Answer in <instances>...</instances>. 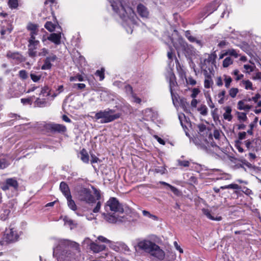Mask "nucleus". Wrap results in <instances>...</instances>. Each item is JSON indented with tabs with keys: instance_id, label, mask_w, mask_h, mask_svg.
<instances>
[{
	"instance_id": "obj_1",
	"label": "nucleus",
	"mask_w": 261,
	"mask_h": 261,
	"mask_svg": "<svg viewBox=\"0 0 261 261\" xmlns=\"http://www.w3.org/2000/svg\"><path fill=\"white\" fill-rule=\"evenodd\" d=\"M53 256L58 261H79L81 256L79 244L69 240H60L54 249Z\"/></svg>"
},
{
	"instance_id": "obj_2",
	"label": "nucleus",
	"mask_w": 261,
	"mask_h": 261,
	"mask_svg": "<svg viewBox=\"0 0 261 261\" xmlns=\"http://www.w3.org/2000/svg\"><path fill=\"white\" fill-rule=\"evenodd\" d=\"M111 4L113 11L118 14L123 21V26L125 28L127 33L133 32L132 25L136 24V14L133 9L129 7H124L120 0H108Z\"/></svg>"
},
{
	"instance_id": "obj_3",
	"label": "nucleus",
	"mask_w": 261,
	"mask_h": 261,
	"mask_svg": "<svg viewBox=\"0 0 261 261\" xmlns=\"http://www.w3.org/2000/svg\"><path fill=\"white\" fill-rule=\"evenodd\" d=\"M94 194L96 199L92 195L90 189L85 188H81L77 191L76 196L78 199L85 202L89 204H91L96 202V200H99L101 197L99 191L94 189Z\"/></svg>"
},
{
	"instance_id": "obj_4",
	"label": "nucleus",
	"mask_w": 261,
	"mask_h": 261,
	"mask_svg": "<svg viewBox=\"0 0 261 261\" xmlns=\"http://www.w3.org/2000/svg\"><path fill=\"white\" fill-rule=\"evenodd\" d=\"M121 116V113H115V110L108 108L96 113L94 119L100 120L101 123H107L119 118Z\"/></svg>"
},
{
	"instance_id": "obj_5",
	"label": "nucleus",
	"mask_w": 261,
	"mask_h": 261,
	"mask_svg": "<svg viewBox=\"0 0 261 261\" xmlns=\"http://www.w3.org/2000/svg\"><path fill=\"white\" fill-rule=\"evenodd\" d=\"M105 210L107 213L109 212L123 213V208L117 198L111 197L105 205Z\"/></svg>"
},
{
	"instance_id": "obj_6",
	"label": "nucleus",
	"mask_w": 261,
	"mask_h": 261,
	"mask_svg": "<svg viewBox=\"0 0 261 261\" xmlns=\"http://www.w3.org/2000/svg\"><path fill=\"white\" fill-rule=\"evenodd\" d=\"M0 188L4 191H7L10 189L17 191L18 188V183L15 178H9L5 181L0 183Z\"/></svg>"
},
{
	"instance_id": "obj_7",
	"label": "nucleus",
	"mask_w": 261,
	"mask_h": 261,
	"mask_svg": "<svg viewBox=\"0 0 261 261\" xmlns=\"http://www.w3.org/2000/svg\"><path fill=\"white\" fill-rule=\"evenodd\" d=\"M28 55L31 58H34L37 56V51L36 50L39 44V41L36 39V37H30L28 40Z\"/></svg>"
},
{
	"instance_id": "obj_8",
	"label": "nucleus",
	"mask_w": 261,
	"mask_h": 261,
	"mask_svg": "<svg viewBox=\"0 0 261 261\" xmlns=\"http://www.w3.org/2000/svg\"><path fill=\"white\" fill-rule=\"evenodd\" d=\"M177 41L178 43H174V46L178 52L182 51H185V53L188 55L192 54L193 48L191 46L189 45L185 40L180 38Z\"/></svg>"
},
{
	"instance_id": "obj_9",
	"label": "nucleus",
	"mask_w": 261,
	"mask_h": 261,
	"mask_svg": "<svg viewBox=\"0 0 261 261\" xmlns=\"http://www.w3.org/2000/svg\"><path fill=\"white\" fill-rule=\"evenodd\" d=\"M18 237L16 230L14 228H10L6 230L4 239L7 243H12L16 241Z\"/></svg>"
},
{
	"instance_id": "obj_10",
	"label": "nucleus",
	"mask_w": 261,
	"mask_h": 261,
	"mask_svg": "<svg viewBox=\"0 0 261 261\" xmlns=\"http://www.w3.org/2000/svg\"><path fill=\"white\" fill-rule=\"evenodd\" d=\"M155 243L149 240H143L139 241L137 244L138 248L145 251V252L149 253L154 245Z\"/></svg>"
},
{
	"instance_id": "obj_11",
	"label": "nucleus",
	"mask_w": 261,
	"mask_h": 261,
	"mask_svg": "<svg viewBox=\"0 0 261 261\" xmlns=\"http://www.w3.org/2000/svg\"><path fill=\"white\" fill-rule=\"evenodd\" d=\"M220 1L216 0L206 6L201 13L202 17H206L214 11L216 10L219 6Z\"/></svg>"
},
{
	"instance_id": "obj_12",
	"label": "nucleus",
	"mask_w": 261,
	"mask_h": 261,
	"mask_svg": "<svg viewBox=\"0 0 261 261\" xmlns=\"http://www.w3.org/2000/svg\"><path fill=\"white\" fill-rule=\"evenodd\" d=\"M149 254L160 260H163L165 255L164 251L156 244Z\"/></svg>"
},
{
	"instance_id": "obj_13",
	"label": "nucleus",
	"mask_w": 261,
	"mask_h": 261,
	"mask_svg": "<svg viewBox=\"0 0 261 261\" xmlns=\"http://www.w3.org/2000/svg\"><path fill=\"white\" fill-rule=\"evenodd\" d=\"M136 11L138 15L143 19H147L149 17V11L148 8L142 4L137 5Z\"/></svg>"
},
{
	"instance_id": "obj_14",
	"label": "nucleus",
	"mask_w": 261,
	"mask_h": 261,
	"mask_svg": "<svg viewBox=\"0 0 261 261\" xmlns=\"http://www.w3.org/2000/svg\"><path fill=\"white\" fill-rule=\"evenodd\" d=\"M57 59L56 55L51 54L44 60V63L41 66L42 70H49L52 67L51 62H54Z\"/></svg>"
},
{
	"instance_id": "obj_15",
	"label": "nucleus",
	"mask_w": 261,
	"mask_h": 261,
	"mask_svg": "<svg viewBox=\"0 0 261 261\" xmlns=\"http://www.w3.org/2000/svg\"><path fill=\"white\" fill-rule=\"evenodd\" d=\"M144 119L146 121H153L157 118V112L152 109H146L143 112Z\"/></svg>"
},
{
	"instance_id": "obj_16",
	"label": "nucleus",
	"mask_w": 261,
	"mask_h": 261,
	"mask_svg": "<svg viewBox=\"0 0 261 261\" xmlns=\"http://www.w3.org/2000/svg\"><path fill=\"white\" fill-rule=\"evenodd\" d=\"M10 206L5 204H0V219L5 221L7 220L10 213Z\"/></svg>"
},
{
	"instance_id": "obj_17",
	"label": "nucleus",
	"mask_w": 261,
	"mask_h": 261,
	"mask_svg": "<svg viewBox=\"0 0 261 261\" xmlns=\"http://www.w3.org/2000/svg\"><path fill=\"white\" fill-rule=\"evenodd\" d=\"M256 139L247 140L244 141V143L247 149L250 151L253 152L258 150L257 147V141Z\"/></svg>"
},
{
	"instance_id": "obj_18",
	"label": "nucleus",
	"mask_w": 261,
	"mask_h": 261,
	"mask_svg": "<svg viewBox=\"0 0 261 261\" xmlns=\"http://www.w3.org/2000/svg\"><path fill=\"white\" fill-rule=\"evenodd\" d=\"M6 57L9 59H12L17 63L22 61V56L18 52H13L10 50L7 51Z\"/></svg>"
},
{
	"instance_id": "obj_19",
	"label": "nucleus",
	"mask_w": 261,
	"mask_h": 261,
	"mask_svg": "<svg viewBox=\"0 0 261 261\" xmlns=\"http://www.w3.org/2000/svg\"><path fill=\"white\" fill-rule=\"evenodd\" d=\"M51 101L49 97L46 98H37L34 102L35 106L38 107H45L50 105L49 101Z\"/></svg>"
},
{
	"instance_id": "obj_20",
	"label": "nucleus",
	"mask_w": 261,
	"mask_h": 261,
	"mask_svg": "<svg viewBox=\"0 0 261 261\" xmlns=\"http://www.w3.org/2000/svg\"><path fill=\"white\" fill-rule=\"evenodd\" d=\"M61 33H51L47 37V39L56 45H59L61 44Z\"/></svg>"
},
{
	"instance_id": "obj_21",
	"label": "nucleus",
	"mask_w": 261,
	"mask_h": 261,
	"mask_svg": "<svg viewBox=\"0 0 261 261\" xmlns=\"http://www.w3.org/2000/svg\"><path fill=\"white\" fill-rule=\"evenodd\" d=\"M90 248L94 252L98 253L104 250L106 248V246L104 245H99L94 242H92L90 243Z\"/></svg>"
},
{
	"instance_id": "obj_22",
	"label": "nucleus",
	"mask_w": 261,
	"mask_h": 261,
	"mask_svg": "<svg viewBox=\"0 0 261 261\" xmlns=\"http://www.w3.org/2000/svg\"><path fill=\"white\" fill-rule=\"evenodd\" d=\"M169 89L170 93L175 90V88L177 86L175 76L173 73L169 74Z\"/></svg>"
},
{
	"instance_id": "obj_23",
	"label": "nucleus",
	"mask_w": 261,
	"mask_h": 261,
	"mask_svg": "<svg viewBox=\"0 0 261 261\" xmlns=\"http://www.w3.org/2000/svg\"><path fill=\"white\" fill-rule=\"evenodd\" d=\"M53 93H51V90L49 89V88L47 86H45L41 88L40 93H39V96L42 97H46V98L49 97V99H51V95Z\"/></svg>"
},
{
	"instance_id": "obj_24",
	"label": "nucleus",
	"mask_w": 261,
	"mask_h": 261,
	"mask_svg": "<svg viewBox=\"0 0 261 261\" xmlns=\"http://www.w3.org/2000/svg\"><path fill=\"white\" fill-rule=\"evenodd\" d=\"M60 189L65 197L71 195L68 186L65 182L62 181L60 183Z\"/></svg>"
},
{
	"instance_id": "obj_25",
	"label": "nucleus",
	"mask_w": 261,
	"mask_h": 261,
	"mask_svg": "<svg viewBox=\"0 0 261 261\" xmlns=\"http://www.w3.org/2000/svg\"><path fill=\"white\" fill-rule=\"evenodd\" d=\"M38 26L37 24L33 23H29L27 26L28 30L30 31V37L35 36L38 34Z\"/></svg>"
},
{
	"instance_id": "obj_26",
	"label": "nucleus",
	"mask_w": 261,
	"mask_h": 261,
	"mask_svg": "<svg viewBox=\"0 0 261 261\" xmlns=\"http://www.w3.org/2000/svg\"><path fill=\"white\" fill-rule=\"evenodd\" d=\"M102 215L103 216L104 219L109 223H114L118 220V218L114 215V214H110L103 213Z\"/></svg>"
},
{
	"instance_id": "obj_27",
	"label": "nucleus",
	"mask_w": 261,
	"mask_h": 261,
	"mask_svg": "<svg viewBox=\"0 0 261 261\" xmlns=\"http://www.w3.org/2000/svg\"><path fill=\"white\" fill-rule=\"evenodd\" d=\"M203 214L208 219L212 220L215 221H220L222 220V217L221 216H218L216 217L212 216L211 211L208 209L203 208L202 209Z\"/></svg>"
},
{
	"instance_id": "obj_28",
	"label": "nucleus",
	"mask_w": 261,
	"mask_h": 261,
	"mask_svg": "<svg viewBox=\"0 0 261 261\" xmlns=\"http://www.w3.org/2000/svg\"><path fill=\"white\" fill-rule=\"evenodd\" d=\"M203 214L208 219L212 220L215 221H220L222 220V217L221 216H218L216 217L212 216L211 211L208 209L203 208L202 209Z\"/></svg>"
},
{
	"instance_id": "obj_29",
	"label": "nucleus",
	"mask_w": 261,
	"mask_h": 261,
	"mask_svg": "<svg viewBox=\"0 0 261 261\" xmlns=\"http://www.w3.org/2000/svg\"><path fill=\"white\" fill-rule=\"evenodd\" d=\"M211 172L214 173L215 172H220L219 174V176L217 178V180L219 179H223V180H228L231 178V175L228 174L221 173V172L219 169H213L211 170Z\"/></svg>"
},
{
	"instance_id": "obj_30",
	"label": "nucleus",
	"mask_w": 261,
	"mask_h": 261,
	"mask_svg": "<svg viewBox=\"0 0 261 261\" xmlns=\"http://www.w3.org/2000/svg\"><path fill=\"white\" fill-rule=\"evenodd\" d=\"M252 106L245 103V100H240L238 102V109L240 110L248 111Z\"/></svg>"
},
{
	"instance_id": "obj_31",
	"label": "nucleus",
	"mask_w": 261,
	"mask_h": 261,
	"mask_svg": "<svg viewBox=\"0 0 261 261\" xmlns=\"http://www.w3.org/2000/svg\"><path fill=\"white\" fill-rule=\"evenodd\" d=\"M224 110H225V113L223 115L224 119L229 121H231L232 118L231 114L232 111L231 107L229 106L225 107L224 108Z\"/></svg>"
},
{
	"instance_id": "obj_32",
	"label": "nucleus",
	"mask_w": 261,
	"mask_h": 261,
	"mask_svg": "<svg viewBox=\"0 0 261 261\" xmlns=\"http://www.w3.org/2000/svg\"><path fill=\"white\" fill-rule=\"evenodd\" d=\"M51 128L53 131L58 133H64L66 130L65 126L59 124H53L51 126Z\"/></svg>"
},
{
	"instance_id": "obj_33",
	"label": "nucleus",
	"mask_w": 261,
	"mask_h": 261,
	"mask_svg": "<svg viewBox=\"0 0 261 261\" xmlns=\"http://www.w3.org/2000/svg\"><path fill=\"white\" fill-rule=\"evenodd\" d=\"M185 36L189 40V41L191 42H196L197 44L200 46H201L202 44L200 40H197L195 37L192 36L191 35V33L190 31H187L185 32Z\"/></svg>"
},
{
	"instance_id": "obj_34",
	"label": "nucleus",
	"mask_w": 261,
	"mask_h": 261,
	"mask_svg": "<svg viewBox=\"0 0 261 261\" xmlns=\"http://www.w3.org/2000/svg\"><path fill=\"white\" fill-rule=\"evenodd\" d=\"M205 80L204 81V86L205 88H210L213 84V81L211 75L207 73V74H204Z\"/></svg>"
},
{
	"instance_id": "obj_35",
	"label": "nucleus",
	"mask_w": 261,
	"mask_h": 261,
	"mask_svg": "<svg viewBox=\"0 0 261 261\" xmlns=\"http://www.w3.org/2000/svg\"><path fill=\"white\" fill-rule=\"evenodd\" d=\"M42 75L41 73L38 72L32 71L30 73V77L34 82H39L42 78Z\"/></svg>"
},
{
	"instance_id": "obj_36",
	"label": "nucleus",
	"mask_w": 261,
	"mask_h": 261,
	"mask_svg": "<svg viewBox=\"0 0 261 261\" xmlns=\"http://www.w3.org/2000/svg\"><path fill=\"white\" fill-rule=\"evenodd\" d=\"M66 198L67 200V205L69 208L73 211H75L77 210V206L75 202L72 199L71 195Z\"/></svg>"
},
{
	"instance_id": "obj_37",
	"label": "nucleus",
	"mask_w": 261,
	"mask_h": 261,
	"mask_svg": "<svg viewBox=\"0 0 261 261\" xmlns=\"http://www.w3.org/2000/svg\"><path fill=\"white\" fill-rule=\"evenodd\" d=\"M226 91L224 90H221L217 94L219 98L218 103L220 105L224 103L225 100Z\"/></svg>"
},
{
	"instance_id": "obj_38",
	"label": "nucleus",
	"mask_w": 261,
	"mask_h": 261,
	"mask_svg": "<svg viewBox=\"0 0 261 261\" xmlns=\"http://www.w3.org/2000/svg\"><path fill=\"white\" fill-rule=\"evenodd\" d=\"M80 155L81 159L83 162L85 163H88L89 162V155L85 149H83L81 150Z\"/></svg>"
},
{
	"instance_id": "obj_39",
	"label": "nucleus",
	"mask_w": 261,
	"mask_h": 261,
	"mask_svg": "<svg viewBox=\"0 0 261 261\" xmlns=\"http://www.w3.org/2000/svg\"><path fill=\"white\" fill-rule=\"evenodd\" d=\"M116 247L120 248V251H124L125 252H129L130 251L129 247L124 243L117 242Z\"/></svg>"
},
{
	"instance_id": "obj_40",
	"label": "nucleus",
	"mask_w": 261,
	"mask_h": 261,
	"mask_svg": "<svg viewBox=\"0 0 261 261\" xmlns=\"http://www.w3.org/2000/svg\"><path fill=\"white\" fill-rule=\"evenodd\" d=\"M223 80L224 81L225 87L226 88H229L232 81L231 77L229 76L224 74L223 75Z\"/></svg>"
},
{
	"instance_id": "obj_41",
	"label": "nucleus",
	"mask_w": 261,
	"mask_h": 261,
	"mask_svg": "<svg viewBox=\"0 0 261 261\" xmlns=\"http://www.w3.org/2000/svg\"><path fill=\"white\" fill-rule=\"evenodd\" d=\"M64 90V87L63 85H60L58 86V88L56 89V92L53 93L51 95V100H53L58 94L62 92Z\"/></svg>"
},
{
	"instance_id": "obj_42",
	"label": "nucleus",
	"mask_w": 261,
	"mask_h": 261,
	"mask_svg": "<svg viewBox=\"0 0 261 261\" xmlns=\"http://www.w3.org/2000/svg\"><path fill=\"white\" fill-rule=\"evenodd\" d=\"M221 189H236L240 190L241 189V187L237 184H231L228 185L221 186L220 187Z\"/></svg>"
},
{
	"instance_id": "obj_43",
	"label": "nucleus",
	"mask_w": 261,
	"mask_h": 261,
	"mask_svg": "<svg viewBox=\"0 0 261 261\" xmlns=\"http://www.w3.org/2000/svg\"><path fill=\"white\" fill-rule=\"evenodd\" d=\"M225 55H230L231 56L234 57L235 58H237L239 57V55L238 51L233 48L228 49L225 53Z\"/></svg>"
},
{
	"instance_id": "obj_44",
	"label": "nucleus",
	"mask_w": 261,
	"mask_h": 261,
	"mask_svg": "<svg viewBox=\"0 0 261 261\" xmlns=\"http://www.w3.org/2000/svg\"><path fill=\"white\" fill-rule=\"evenodd\" d=\"M105 69L102 68L100 70H97L95 74L99 77V81H101L105 79Z\"/></svg>"
},
{
	"instance_id": "obj_45",
	"label": "nucleus",
	"mask_w": 261,
	"mask_h": 261,
	"mask_svg": "<svg viewBox=\"0 0 261 261\" xmlns=\"http://www.w3.org/2000/svg\"><path fill=\"white\" fill-rule=\"evenodd\" d=\"M233 63V60L230 57L226 58L223 61V66L224 68L228 67Z\"/></svg>"
},
{
	"instance_id": "obj_46",
	"label": "nucleus",
	"mask_w": 261,
	"mask_h": 261,
	"mask_svg": "<svg viewBox=\"0 0 261 261\" xmlns=\"http://www.w3.org/2000/svg\"><path fill=\"white\" fill-rule=\"evenodd\" d=\"M8 4L11 9H16L18 6V2L17 0H9Z\"/></svg>"
},
{
	"instance_id": "obj_47",
	"label": "nucleus",
	"mask_w": 261,
	"mask_h": 261,
	"mask_svg": "<svg viewBox=\"0 0 261 261\" xmlns=\"http://www.w3.org/2000/svg\"><path fill=\"white\" fill-rule=\"evenodd\" d=\"M198 132L200 135H203L205 134V132L206 133V125L203 124H200L198 125Z\"/></svg>"
},
{
	"instance_id": "obj_48",
	"label": "nucleus",
	"mask_w": 261,
	"mask_h": 261,
	"mask_svg": "<svg viewBox=\"0 0 261 261\" xmlns=\"http://www.w3.org/2000/svg\"><path fill=\"white\" fill-rule=\"evenodd\" d=\"M229 95L232 98H234L239 92V89L237 88H231L229 89Z\"/></svg>"
},
{
	"instance_id": "obj_49",
	"label": "nucleus",
	"mask_w": 261,
	"mask_h": 261,
	"mask_svg": "<svg viewBox=\"0 0 261 261\" xmlns=\"http://www.w3.org/2000/svg\"><path fill=\"white\" fill-rule=\"evenodd\" d=\"M44 27L48 31L50 32L54 31L55 29L54 24L50 21L46 22Z\"/></svg>"
},
{
	"instance_id": "obj_50",
	"label": "nucleus",
	"mask_w": 261,
	"mask_h": 261,
	"mask_svg": "<svg viewBox=\"0 0 261 261\" xmlns=\"http://www.w3.org/2000/svg\"><path fill=\"white\" fill-rule=\"evenodd\" d=\"M208 64L207 62H205V59L203 60V62H201L200 63V68L203 70V74H207V64Z\"/></svg>"
},
{
	"instance_id": "obj_51",
	"label": "nucleus",
	"mask_w": 261,
	"mask_h": 261,
	"mask_svg": "<svg viewBox=\"0 0 261 261\" xmlns=\"http://www.w3.org/2000/svg\"><path fill=\"white\" fill-rule=\"evenodd\" d=\"M242 83L246 89L253 90L252 84L249 80L243 81Z\"/></svg>"
},
{
	"instance_id": "obj_52",
	"label": "nucleus",
	"mask_w": 261,
	"mask_h": 261,
	"mask_svg": "<svg viewBox=\"0 0 261 261\" xmlns=\"http://www.w3.org/2000/svg\"><path fill=\"white\" fill-rule=\"evenodd\" d=\"M170 93L172 97L173 103L176 107L179 103L178 101V96L177 94L174 93V91H172V93Z\"/></svg>"
},
{
	"instance_id": "obj_53",
	"label": "nucleus",
	"mask_w": 261,
	"mask_h": 261,
	"mask_svg": "<svg viewBox=\"0 0 261 261\" xmlns=\"http://www.w3.org/2000/svg\"><path fill=\"white\" fill-rule=\"evenodd\" d=\"M237 115H238V119L240 121H242L244 122L247 119V116H246V113H245L238 112L237 113Z\"/></svg>"
},
{
	"instance_id": "obj_54",
	"label": "nucleus",
	"mask_w": 261,
	"mask_h": 261,
	"mask_svg": "<svg viewBox=\"0 0 261 261\" xmlns=\"http://www.w3.org/2000/svg\"><path fill=\"white\" fill-rule=\"evenodd\" d=\"M198 111L203 116H205L207 114V109L205 105H202L198 109Z\"/></svg>"
},
{
	"instance_id": "obj_55",
	"label": "nucleus",
	"mask_w": 261,
	"mask_h": 261,
	"mask_svg": "<svg viewBox=\"0 0 261 261\" xmlns=\"http://www.w3.org/2000/svg\"><path fill=\"white\" fill-rule=\"evenodd\" d=\"M232 74L235 75L236 77V80L239 81L242 79L244 75L242 74H239V70L238 69H235L232 72Z\"/></svg>"
},
{
	"instance_id": "obj_56",
	"label": "nucleus",
	"mask_w": 261,
	"mask_h": 261,
	"mask_svg": "<svg viewBox=\"0 0 261 261\" xmlns=\"http://www.w3.org/2000/svg\"><path fill=\"white\" fill-rule=\"evenodd\" d=\"M19 75L20 77L23 80H25L28 78V73L25 70H20L19 72Z\"/></svg>"
},
{
	"instance_id": "obj_57",
	"label": "nucleus",
	"mask_w": 261,
	"mask_h": 261,
	"mask_svg": "<svg viewBox=\"0 0 261 261\" xmlns=\"http://www.w3.org/2000/svg\"><path fill=\"white\" fill-rule=\"evenodd\" d=\"M97 240L100 242H101L103 243H107L109 244L112 243L111 241L108 240V239H107L106 238H105L102 236H98L97 238Z\"/></svg>"
},
{
	"instance_id": "obj_58",
	"label": "nucleus",
	"mask_w": 261,
	"mask_h": 261,
	"mask_svg": "<svg viewBox=\"0 0 261 261\" xmlns=\"http://www.w3.org/2000/svg\"><path fill=\"white\" fill-rule=\"evenodd\" d=\"M125 92L127 94L132 95L133 94V88L129 85H126L124 87Z\"/></svg>"
},
{
	"instance_id": "obj_59",
	"label": "nucleus",
	"mask_w": 261,
	"mask_h": 261,
	"mask_svg": "<svg viewBox=\"0 0 261 261\" xmlns=\"http://www.w3.org/2000/svg\"><path fill=\"white\" fill-rule=\"evenodd\" d=\"M8 163L5 159L0 160V169L6 168L8 166Z\"/></svg>"
},
{
	"instance_id": "obj_60",
	"label": "nucleus",
	"mask_w": 261,
	"mask_h": 261,
	"mask_svg": "<svg viewBox=\"0 0 261 261\" xmlns=\"http://www.w3.org/2000/svg\"><path fill=\"white\" fill-rule=\"evenodd\" d=\"M166 168L164 167H158L155 168L154 171L155 173L163 174L165 173Z\"/></svg>"
},
{
	"instance_id": "obj_61",
	"label": "nucleus",
	"mask_w": 261,
	"mask_h": 261,
	"mask_svg": "<svg viewBox=\"0 0 261 261\" xmlns=\"http://www.w3.org/2000/svg\"><path fill=\"white\" fill-rule=\"evenodd\" d=\"M48 53H49L48 49H47L45 48H43L40 50V51L38 54L37 53V56H45L47 55H48Z\"/></svg>"
},
{
	"instance_id": "obj_62",
	"label": "nucleus",
	"mask_w": 261,
	"mask_h": 261,
	"mask_svg": "<svg viewBox=\"0 0 261 261\" xmlns=\"http://www.w3.org/2000/svg\"><path fill=\"white\" fill-rule=\"evenodd\" d=\"M206 97V100L208 106L210 107V108L213 109L215 108V105L213 102L212 99L210 95H207Z\"/></svg>"
},
{
	"instance_id": "obj_63",
	"label": "nucleus",
	"mask_w": 261,
	"mask_h": 261,
	"mask_svg": "<svg viewBox=\"0 0 261 261\" xmlns=\"http://www.w3.org/2000/svg\"><path fill=\"white\" fill-rule=\"evenodd\" d=\"M63 220L64 221L65 225H68L71 226L74 224L73 221L67 217H65Z\"/></svg>"
},
{
	"instance_id": "obj_64",
	"label": "nucleus",
	"mask_w": 261,
	"mask_h": 261,
	"mask_svg": "<svg viewBox=\"0 0 261 261\" xmlns=\"http://www.w3.org/2000/svg\"><path fill=\"white\" fill-rule=\"evenodd\" d=\"M101 205V203L100 201H98L96 203L95 207L93 209L92 211L94 213H97L99 212Z\"/></svg>"
}]
</instances>
